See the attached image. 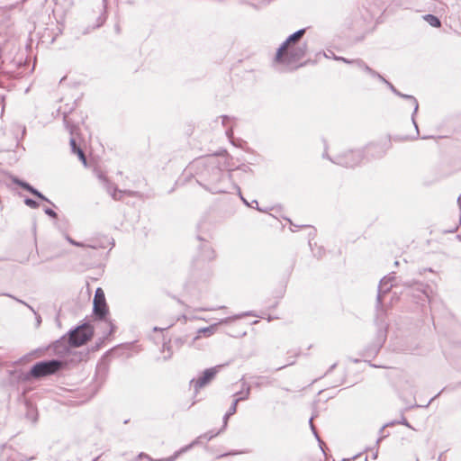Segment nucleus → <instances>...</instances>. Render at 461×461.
<instances>
[{"label": "nucleus", "mask_w": 461, "mask_h": 461, "mask_svg": "<svg viewBox=\"0 0 461 461\" xmlns=\"http://www.w3.org/2000/svg\"><path fill=\"white\" fill-rule=\"evenodd\" d=\"M194 172L197 182L212 194L230 193L238 186L231 183L230 175L225 174L216 156H209L194 160L188 167Z\"/></svg>", "instance_id": "nucleus-1"}, {"label": "nucleus", "mask_w": 461, "mask_h": 461, "mask_svg": "<svg viewBox=\"0 0 461 461\" xmlns=\"http://www.w3.org/2000/svg\"><path fill=\"white\" fill-rule=\"evenodd\" d=\"M322 158L330 160L332 163L345 167H353L361 164L363 159V152L360 149L348 150L341 154H337L330 157L328 153L326 143L324 144V151Z\"/></svg>", "instance_id": "nucleus-2"}, {"label": "nucleus", "mask_w": 461, "mask_h": 461, "mask_svg": "<svg viewBox=\"0 0 461 461\" xmlns=\"http://www.w3.org/2000/svg\"><path fill=\"white\" fill-rule=\"evenodd\" d=\"M308 50L307 43L302 42L298 44H291L287 46L285 52L283 53L282 59L275 58V61L280 64H284L293 68H296L300 66H297L296 63L299 62L302 59L306 56Z\"/></svg>", "instance_id": "nucleus-3"}, {"label": "nucleus", "mask_w": 461, "mask_h": 461, "mask_svg": "<svg viewBox=\"0 0 461 461\" xmlns=\"http://www.w3.org/2000/svg\"><path fill=\"white\" fill-rule=\"evenodd\" d=\"M93 312L95 316L101 321H104L105 324L109 328L107 335H112L115 330V326L111 320L106 319L108 308L105 302L104 293L101 288H97L95 290Z\"/></svg>", "instance_id": "nucleus-4"}, {"label": "nucleus", "mask_w": 461, "mask_h": 461, "mask_svg": "<svg viewBox=\"0 0 461 461\" xmlns=\"http://www.w3.org/2000/svg\"><path fill=\"white\" fill-rule=\"evenodd\" d=\"M63 366V362L57 359L41 361L32 366L30 375L41 378L58 372Z\"/></svg>", "instance_id": "nucleus-5"}, {"label": "nucleus", "mask_w": 461, "mask_h": 461, "mask_svg": "<svg viewBox=\"0 0 461 461\" xmlns=\"http://www.w3.org/2000/svg\"><path fill=\"white\" fill-rule=\"evenodd\" d=\"M391 148V140L384 139L381 141L370 143L362 150L364 161H372L383 158Z\"/></svg>", "instance_id": "nucleus-6"}, {"label": "nucleus", "mask_w": 461, "mask_h": 461, "mask_svg": "<svg viewBox=\"0 0 461 461\" xmlns=\"http://www.w3.org/2000/svg\"><path fill=\"white\" fill-rule=\"evenodd\" d=\"M93 331L89 325L85 324L79 326L68 332L70 345L74 348L80 347L86 343L91 339Z\"/></svg>", "instance_id": "nucleus-7"}, {"label": "nucleus", "mask_w": 461, "mask_h": 461, "mask_svg": "<svg viewBox=\"0 0 461 461\" xmlns=\"http://www.w3.org/2000/svg\"><path fill=\"white\" fill-rule=\"evenodd\" d=\"M218 366L205 369L203 375L197 379H192L190 384L194 386V393H197L199 390L207 385L218 373Z\"/></svg>", "instance_id": "nucleus-8"}, {"label": "nucleus", "mask_w": 461, "mask_h": 461, "mask_svg": "<svg viewBox=\"0 0 461 461\" xmlns=\"http://www.w3.org/2000/svg\"><path fill=\"white\" fill-rule=\"evenodd\" d=\"M404 285L411 288V296L413 297L414 300H416V303H420L421 301H429V296L426 290L428 285H425L424 284L419 282H408L405 283Z\"/></svg>", "instance_id": "nucleus-9"}, {"label": "nucleus", "mask_w": 461, "mask_h": 461, "mask_svg": "<svg viewBox=\"0 0 461 461\" xmlns=\"http://www.w3.org/2000/svg\"><path fill=\"white\" fill-rule=\"evenodd\" d=\"M305 33V29H300L288 36V38L281 44V46L276 50V58L282 59L283 53L285 52L287 46L291 44H298L301 43L300 41Z\"/></svg>", "instance_id": "nucleus-10"}, {"label": "nucleus", "mask_w": 461, "mask_h": 461, "mask_svg": "<svg viewBox=\"0 0 461 461\" xmlns=\"http://www.w3.org/2000/svg\"><path fill=\"white\" fill-rule=\"evenodd\" d=\"M10 182L20 185L23 189L30 192L32 194H33L34 191L37 190L33 186H32L29 183L20 180L17 177L12 176L5 172L0 171V184L9 185Z\"/></svg>", "instance_id": "nucleus-11"}, {"label": "nucleus", "mask_w": 461, "mask_h": 461, "mask_svg": "<svg viewBox=\"0 0 461 461\" xmlns=\"http://www.w3.org/2000/svg\"><path fill=\"white\" fill-rule=\"evenodd\" d=\"M71 347L72 345H70L69 338H67V336L61 337L50 346L54 354L59 357L66 356L69 352Z\"/></svg>", "instance_id": "nucleus-12"}, {"label": "nucleus", "mask_w": 461, "mask_h": 461, "mask_svg": "<svg viewBox=\"0 0 461 461\" xmlns=\"http://www.w3.org/2000/svg\"><path fill=\"white\" fill-rule=\"evenodd\" d=\"M393 277L384 276L381 279L378 286V294L376 297L377 306L382 303L383 296L387 294L393 287Z\"/></svg>", "instance_id": "nucleus-13"}, {"label": "nucleus", "mask_w": 461, "mask_h": 461, "mask_svg": "<svg viewBox=\"0 0 461 461\" xmlns=\"http://www.w3.org/2000/svg\"><path fill=\"white\" fill-rule=\"evenodd\" d=\"M63 122H64L65 127L68 129V131H69V134L71 135L70 140H69V144H70L72 152L76 153L77 148H79L76 142V137L78 136V134H79L78 133L79 128L77 125L71 124L70 122L68 120V117H63Z\"/></svg>", "instance_id": "nucleus-14"}, {"label": "nucleus", "mask_w": 461, "mask_h": 461, "mask_svg": "<svg viewBox=\"0 0 461 461\" xmlns=\"http://www.w3.org/2000/svg\"><path fill=\"white\" fill-rule=\"evenodd\" d=\"M420 118L422 119V122L416 120V117H414V116H411L410 119L411 123L413 125V127L416 130V135L420 136L421 139L434 138L436 135L433 132V131H425L423 133H420L419 125L426 124L428 122H427L428 117H420Z\"/></svg>", "instance_id": "nucleus-15"}, {"label": "nucleus", "mask_w": 461, "mask_h": 461, "mask_svg": "<svg viewBox=\"0 0 461 461\" xmlns=\"http://www.w3.org/2000/svg\"><path fill=\"white\" fill-rule=\"evenodd\" d=\"M64 99H61L59 106L57 109V115H69L74 112L77 105V101L72 100L71 102L64 103Z\"/></svg>", "instance_id": "nucleus-16"}, {"label": "nucleus", "mask_w": 461, "mask_h": 461, "mask_svg": "<svg viewBox=\"0 0 461 461\" xmlns=\"http://www.w3.org/2000/svg\"><path fill=\"white\" fill-rule=\"evenodd\" d=\"M201 257L203 260L210 261L215 258V252L208 242L203 241L200 247Z\"/></svg>", "instance_id": "nucleus-17"}, {"label": "nucleus", "mask_w": 461, "mask_h": 461, "mask_svg": "<svg viewBox=\"0 0 461 461\" xmlns=\"http://www.w3.org/2000/svg\"><path fill=\"white\" fill-rule=\"evenodd\" d=\"M352 62L359 68L369 74L371 77L375 78H382V76L366 65L362 59H353Z\"/></svg>", "instance_id": "nucleus-18"}, {"label": "nucleus", "mask_w": 461, "mask_h": 461, "mask_svg": "<svg viewBox=\"0 0 461 461\" xmlns=\"http://www.w3.org/2000/svg\"><path fill=\"white\" fill-rule=\"evenodd\" d=\"M249 393H250V387L248 386L246 389L244 397L236 398L233 401L232 404L230 405V407L229 408V410L226 413H228L229 415H233L237 411V405H238L239 402L247 400L249 396Z\"/></svg>", "instance_id": "nucleus-19"}, {"label": "nucleus", "mask_w": 461, "mask_h": 461, "mask_svg": "<svg viewBox=\"0 0 461 461\" xmlns=\"http://www.w3.org/2000/svg\"><path fill=\"white\" fill-rule=\"evenodd\" d=\"M13 455L14 450L11 447L3 446L0 448V461H15Z\"/></svg>", "instance_id": "nucleus-20"}, {"label": "nucleus", "mask_w": 461, "mask_h": 461, "mask_svg": "<svg viewBox=\"0 0 461 461\" xmlns=\"http://www.w3.org/2000/svg\"><path fill=\"white\" fill-rule=\"evenodd\" d=\"M402 98L406 101V105L412 109L411 115H415L418 112L419 104L417 99L412 95H402Z\"/></svg>", "instance_id": "nucleus-21"}, {"label": "nucleus", "mask_w": 461, "mask_h": 461, "mask_svg": "<svg viewBox=\"0 0 461 461\" xmlns=\"http://www.w3.org/2000/svg\"><path fill=\"white\" fill-rule=\"evenodd\" d=\"M423 18L432 27L438 28L441 26L440 20L434 14H425Z\"/></svg>", "instance_id": "nucleus-22"}, {"label": "nucleus", "mask_w": 461, "mask_h": 461, "mask_svg": "<svg viewBox=\"0 0 461 461\" xmlns=\"http://www.w3.org/2000/svg\"><path fill=\"white\" fill-rule=\"evenodd\" d=\"M66 240L72 245L74 246H77V247H87V248H91V249H98L100 248L99 245L97 244H84V243H81V242H77L76 240H74L72 238H70L68 235L66 236Z\"/></svg>", "instance_id": "nucleus-23"}, {"label": "nucleus", "mask_w": 461, "mask_h": 461, "mask_svg": "<svg viewBox=\"0 0 461 461\" xmlns=\"http://www.w3.org/2000/svg\"><path fill=\"white\" fill-rule=\"evenodd\" d=\"M378 79H379L381 82H383L384 84H385V85L389 87V89H390L393 94H395L396 95H398V96H401V97H402V95L403 94H402L401 92H399V91L394 87V86H393L392 83H390L389 81H387V80H386L383 76H382V78H378Z\"/></svg>", "instance_id": "nucleus-24"}, {"label": "nucleus", "mask_w": 461, "mask_h": 461, "mask_svg": "<svg viewBox=\"0 0 461 461\" xmlns=\"http://www.w3.org/2000/svg\"><path fill=\"white\" fill-rule=\"evenodd\" d=\"M19 303H23L24 305H26L30 310L32 311V312L35 314L36 316V326L39 327L41 322V316L34 311V309L30 306L29 304H27L25 302L22 301V300H19V299H16Z\"/></svg>", "instance_id": "nucleus-25"}, {"label": "nucleus", "mask_w": 461, "mask_h": 461, "mask_svg": "<svg viewBox=\"0 0 461 461\" xmlns=\"http://www.w3.org/2000/svg\"><path fill=\"white\" fill-rule=\"evenodd\" d=\"M272 384V380L268 377H260L259 381L255 383L257 387H260L262 385H270Z\"/></svg>", "instance_id": "nucleus-26"}, {"label": "nucleus", "mask_w": 461, "mask_h": 461, "mask_svg": "<svg viewBox=\"0 0 461 461\" xmlns=\"http://www.w3.org/2000/svg\"><path fill=\"white\" fill-rule=\"evenodd\" d=\"M24 203L30 208L36 209L39 207V203L32 198H25Z\"/></svg>", "instance_id": "nucleus-27"}, {"label": "nucleus", "mask_w": 461, "mask_h": 461, "mask_svg": "<svg viewBox=\"0 0 461 461\" xmlns=\"http://www.w3.org/2000/svg\"><path fill=\"white\" fill-rule=\"evenodd\" d=\"M396 423L402 424L411 429H414L404 417H402L401 420H399V421H393L391 423H387L385 426H391V425H394Z\"/></svg>", "instance_id": "nucleus-28"}, {"label": "nucleus", "mask_w": 461, "mask_h": 461, "mask_svg": "<svg viewBox=\"0 0 461 461\" xmlns=\"http://www.w3.org/2000/svg\"><path fill=\"white\" fill-rule=\"evenodd\" d=\"M108 191L114 200H120L122 198L121 195L118 196V194H122V191L118 190L116 187H114L113 190L109 189Z\"/></svg>", "instance_id": "nucleus-29"}, {"label": "nucleus", "mask_w": 461, "mask_h": 461, "mask_svg": "<svg viewBox=\"0 0 461 461\" xmlns=\"http://www.w3.org/2000/svg\"><path fill=\"white\" fill-rule=\"evenodd\" d=\"M214 329H215L214 326H210V327H207V328L200 329L199 330V333H205L208 336H210V335L212 334Z\"/></svg>", "instance_id": "nucleus-30"}, {"label": "nucleus", "mask_w": 461, "mask_h": 461, "mask_svg": "<svg viewBox=\"0 0 461 461\" xmlns=\"http://www.w3.org/2000/svg\"><path fill=\"white\" fill-rule=\"evenodd\" d=\"M79 158V159L84 163L86 164V159L84 151L80 148H77L76 152Z\"/></svg>", "instance_id": "nucleus-31"}, {"label": "nucleus", "mask_w": 461, "mask_h": 461, "mask_svg": "<svg viewBox=\"0 0 461 461\" xmlns=\"http://www.w3.org/2000/svg\"><path fill=\"white\" fill-rule=\"evenodd\" d=\"M247 315H253L251 312H245V313H242V314H239V315H236L234 316L232 319H240L243 316H247ZM231 318H227L225 320H222L221 322V323H227Z\"/></svg>", "instance_id": "nucleus-32"}, {"label": "nucleus", "mask_w": 461, "mask_h": 461, "mask_svg": "<svg viewBox=\"0 0 461 461\" xmlns=\"http://www.w3.org/2000/svg\"><path fill=\"white\" fill-rule=\"evenodd\" d=\"M33 195L38 197V198H40L42 201H45L47 203H50V201L45 195H43L41 192H39L38 190L34 191Z\"/></svg>", "instance_id": "nucleus-33"}, {"label": "nucleus", "mask_w": 461, "mask_h": 461, "mask_svg": "<svg viewBox=\"0 0 461 461\" xmlns=\"http://www.w3.org/2000/svg\"><path fill=\"white\" fill-rule=\"evenodd\" d=\"M312 419H313V418L312 417V418L310 419V420H309V423H310V425H311V429H312V430L313 434L315 435V437L317 438L318 441H319L320 443H322V442L321 441V439H320V438H319L318 434H317V431H316L315 427H314V426H313V424H312Z\"/></svg>", "instance_id": "nucleus-34"}, {"label": "nucleus", "mask_w": 461, "mask_h": 461, "mask_svg": "<svg viewBox=\"0 0 461 461\" xmlns=\"http://www.w3.org/2000/svg\"><path fill=\"white\" fill-rule=\"evenodd\" d=\"M44 212L47 215H49L51 218H57L58 216L57 213L50 208H46Z\"/></svg>", "instance_id": "nucleus-35"}, {"label": "nucleus", "mask_w": 461, "mask_h": 461, "mask_svg": "<svg viewBox=\"0 0 461 461\" xmlns=\"http://www.w3.org/2000/svg\"><path fill=\"white\" fill-rule=\"evenodd\" d=\"M105 21V17L104 16H102L100 15L98 18H97V24L95 25L96 28L100 27Z\"/></svg>", "instance_id": "nucleus-36"}, {"label": "nucleus", "mask_w": 461, "mask_h": 461, "mask_svg": "<svg viewBox=\"0 0 461 461\" xmlns=\"http://www.w3.org/2000/svg\"><path fill=\"white\" fill-rule=\"evenodd\" d=\"M231 415H229L228 413H225L224 417H223V429L227 426V422H228V419L230 417Z\"/></svg>", "instance_id": "nucleus-37"}, {"label": "nucleus", "mask_w": 461, "mask_h": 461, "mask_svg": "<svg viewBox=\"0 0 461 461\" xmlns=\"http://www.w3.org/2000/svg\"><path fill=\"white\" fill-rule=\"evenodd\" d=\"M236 190L239 192V194H240V188H239V187H238V189H236ZM240 198H241V200L243 201V203H244L245 204H247L248 206H252V204L249 203V202H248L246 199H244V198L242 197V195H241V194H240Z\"/></svg>", "instance_id": "nucleus-38"}, {"label": "nucleus", "mask_w": 461, "mask_h": 461, "mask_svg": "<svg viewBox=\"0 0 461 461\" xmlns=\"http://www.w3.org/2000/svg\"><path fill=\"white\" fill-rule=\"evenodd\" d=\"M337 59L342 60V61H344L345 63L354 64V63L352 62V60H348V59H345V58H337Z\"/></svg>", "instance_id": "nucleus-39"}, {"label": "nucleus", "mask_w": 461, "mask_h": 461, "mask_svg": "<svg viewBox=\"0 0 461 461\" xmlns=\"http://www.w3.org/2000/svg\"><path fill=\"white\" fill-rule=\"evenodd\" d=\"M294 361H291V362H289L288 364H286V365H285V366H280V367L276 368V370H281V369L285 368V366H291V365H294Z\"/></svg>", "instance_id": "nucleus-40"}, {"label": "nucleus", "mask_w": 461, "mask_h": 461, "mask_svg": "<svg viewBox=\"0 0 461 461\" xmlns=\"http://www.w3.org/2000/svg\"><path fill=\"white\" fill-rule=\"evenodd\" d=\"M252 206L251 207H254L255 204H256V208L258 210V211H261L259 208H258V201L257 200H253L252 203H251Z\"/></svg>", "instance_id": "nucleus-41"}, {"label": "nucleus", "mask_w": 461, "mask_h": 461, "mask_svg": "<svg viewBox=\"0 0 461 461\" xmlns=\"http://www.w3.org/2000/svg\"><path fill=\"white\" fill-rule=\"evenodd\" d=\"M444 390H445V388H444L441 392H439V393H438L434 398H432L431 400H429V402L426 406H428L430 402H432V401H433L436 397H438V395H439V394H440Z\"/></svg>", "instance_id": "nucleus-42"}, {"label": "nucleus", "mask_w": 461, "mask_h": 461, "mask_svg": "<svg viewBox=\"0 0 461 461\" xmlns=\"http://www.w3.org/2000/svg\"><path fill=\"white\" fill-rule=\"evenodd\" d=\"M34 459V456H30V457H26L25 460L27 461H31V460H33Z\"/></svg>", "instance_id": "nucleus-43"}, {"label": "nucleus", "mask_w": 461, "mask_h": 461, "mask_svg": "<svg viewBox=\"0 0 461 461\" xmlns=\"http://www.w3.org/2000/svg\"><path fill=\"white\" fill-rule=\"evenodd\" d=\"M115 30H116V32H117L118 33L120 32V27H119V25H116V26H115Z\"/></svg>", "instance_id": "nucleus-44"}, {"label": "nucleus", "mask_w": 461, "mask_h": 461, "mask_svg": "<svg viewBox=\"0 0 461 461\" xmlns=\"http://www.w3.org/2000/svg\"><path fill=\"white\" fill-rule=\"evenodd\" d=\"M457 203H459V205L461 206V196H459V197L457 198Z\"/></svg>", "instance_id": "nucleus-45"}, {"label": "nucleus", "mask_w": 461, "mask_h": 461, "mask_svg": "<svg viewBox=\"0 0 461 461\" xmlns=\"http://www.w3.org/2000/svg\"><path fill=\"white\" fill-rule=\"evenodd\" d=\"M384 338L385 336L384 334L381 335V340L384 341Z\"/></svg>", "instance_id": "nucleus-46"}, {"label": "nucleus", "mask_w": 461, "mask_h": 461, "mask_svg": "<svg viewBox=\"0 0 461 461\" xmlns=\"http://www.w3.org/2000/svg\"><path fill=\"white\" fill-rule=\"evenodd\" d=\"M229 117H223V120H222V124H225V120L228 119Z\"/></svg>", "instance_id": "nucleus-47"}, {"label": "nucleus", "mask_w": 461, "mask_h": 461, "mask_svg": "<svg viewBox=\"0 0 461 461\" xmlns=\"http://www.w3.org/2000/svg\"><path fill=\"white\" fill-rule=\"evenodd\" d=\"M25 131H26V130H25V127H23V131H22L23 135L25 133Z\"/></svg>", "instance_id": "nucleus-48"}, {"label": "nucleus", "mask_w": 461, "mask_h": 461, "mask_svg": "<svg viewBox=\"0 0 461 461\" xmlns=\"http://www.w3.org/2000/svg\"><path fill=\"white\" fill-rule=\"evenodd\" d=\"M336 364L332 365L330 368V370H332L335 367Z\"/></svg>", "instance_id": "nucleus-49"}, {"label": "nucleus", "mask_w": 461, "mask_h": 461, "mask_svg": "<svg viewBox=\"0 0 461 461\" xmlns=\"http://www.w3.org/2000/svg\"><path fill=\"white\" fill-rule=\"evenodd\" d=\"M459 384L461 385V382H460V384Z\"/></svg>", "instance_id": "nucleus-50"}]
</instances>
